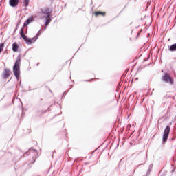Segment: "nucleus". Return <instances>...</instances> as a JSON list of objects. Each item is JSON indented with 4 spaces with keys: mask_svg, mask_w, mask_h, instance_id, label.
<instances>
[{
    "mask_svg": "<svg viewBox=\"0 0 176 176\" xmlns=\"http://www.w3.org/2000/svg\"><path fill=\"white\" fill-rule=\"evenodd\" d=\"M14 74L16 78H19L20 76V60H16L14 66Z\"/></svg>",
    "mask_w": 176,
    "mask_h": 176,
    "instance_id": "obj_2",
    "label": "nucleus"
},
{
    "mask_svg": "<svg viewBox=\"0 0 176 176\" xmlns=\"http://www.w3.org/2000/svg\"><path fill=\"white\" fill-rule=\"evenodd\" d=\"M169 134H170V126H166L164 130V135H163L164 142H166V141H167Z\"/></svg>",
    "mask_w": 176,
    "mask_h": 176,
    "instance_id": "obj_3",
    "label": "nucleus"
},
{
    "mask_svg": "<svg viewBox=\"0 0 176 176\" xmlns=\"http://www.w3.org/2000/svg\"><path fill=\"white\" fill-rule=\"evenodd\" d=\"M10 76V70L6 69L3 74V76L5 79H6V78H9Z\"/></svg>",
    "mask_w": 176,
    "mask_h": 176,
    "instance_id": "obj_5",
    "label": "nucleus"
},
{
    "mask_svg": "<svg viewBox=\"0 0 176 176\" xmlns=\"http://www.w3.org/2000/svg\"><path fill=\"white\" fill-rule=\"evenodd\" d=\"M34 20V19L32 17L29 18L24 23V27H25V25H28V24H30V23H32V21Z\"/></svg>",
    "mask_w": 176,
    "mask_h": 176,
    "instance_id": "obj_8",
    "label": "nucleus"
},
{
    "mask_svg": "<svg viewBox=\"0 0 176 176\" xmlns=\"http://www.w3.org/2000/svg\"><path fill=\"white\" fill-rule=\"evenodd\" d=\"M20 34L21 36V38L28 43V45H31L32 42H35L36 41V38H28L25 34H24V28H21L20 30Z\"/></svg>",
    "mask_w": 176,
    "mask_h": 176,
    "instance_id": "obj_1",
    "label": "nucleus"
},
{
    "mask_svg": "<svg viewBox=\"0 0 176 176\" xmlns=\"http://www.w3.org/2000/svg\"><path fill=\"white\" fill-rule=\"evenodd\" d=\"M3 47H4L3 44H0V53L1 52H2V50H3Z\"/></svg>",
    "mask_w": 176,
    "mask_h": 176,
    "instance_id": "obj_12",
    "label": "nucleus"
},
{
    "mask_svg": "<svg viewBox=\"0 0 176 176\" xmlns=\"http://www.w3.org/2000/svg\"><path fill=\"white\" fill-rule=\"evenodd\" d=\"M12 50L13 52H17V50H19V45H17V43H13Z\"/></svg>",
    "mask_w": 176,
    "mask_h": 176,
    "instance_id": "obj_7",
    "label": "nucleus"
},
{
    "mask_svg": "<svg viewBox=\"0 0 176 176\" xmlns=\"http://www.w3.org/2000/svg\"><path fill=\"white\" fill-rule=\"evenodd\" d=\"M30 3V0H23L24 6H27Z\"/></svg>",
    "mask_w": 176,
    "mask_h": 176,
    "instance_id": "obj_11",
    "label": "nucleus"
},
{
    "mask_svg": "<svg viewBox=\"0 0 176 176\" xmlns=\"http://www.w3.org/2000/svg\"><path fill=\"white\" fill-rule=\"evenodd\" d=\"M9 3L12 8H15L19 5V0H10Z\"/></svg>",
    "mask_w": 176,
    "mask_h": 176,
    "instance_id": "obj_4",
    "label": "nucleus"
},
{
    "mask_svg": "<svg viewBox=\"0 0 176 176\" xmlns=\"http://www.w3.org/2000/svg\"><path fill=\"white\" fill-rule=\"evenodd\" d=\"M163 80L173 83V81H171V77L168 74H165V76L163 77Z\"/></svg>",
    "mask_w": 176,
    "mask_h": 176,
    "instance_id": "obj_6",
    "label": "nucleus"
},
{
    "mask_svg": "<svg viewBox=\"0 0 176 176\" xmlns=\"http://www.w3.org/2000/svg\"><path fill=\"white\" fill-rule=\"evenodd\" d=\"M94 14L96 16H98V14H102V16H105V12H94Z\"/></svg>",
    "mask_w": 176,
    "mask_h": 176,
    "instance_id": "obj_10",
    "label": "nucleus"
},
{
    "mask_svg": "<svg viewBox=\"0 0 176 176\" xmlns=\"http://www.w3.org/2000/svg\"><path fill=\"white\" fill-rule=\"evenodd\" d=\"M171 52H175L176 50V44H173L170 47L169 49Z\"/></svg>",
    "mask_w": 176,
    "mask_h": 176,
    "instance_id": "obj_9",
    "label": "nucleus"
}]
</instances>
